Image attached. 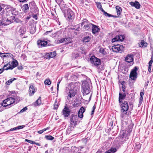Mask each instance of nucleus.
<instances>
[{
	"label": "nucleus",
	"instance_id": "obj_23",
	"mask_svg": "<svg viewBox=\"0 0 153 153\" xmlns=\"http://www.w3.org/2000/svg\"><path fill=\"white\" fill-rule=\"evenodd\" d=\"M41 103V97H39L38 99L33 103V105L34 106H39Z\"/></svg>",
	"mask_w": 153,
	"mask_h": 153
},
{
	"label": "nucleus",
	"instance_id": "obj_49",
	"mask_svg": "<svg viewBox=\"0 0 153 153\" xmlns=\"http://www.w3.org/2000/svg\"><path fill=\"white\" fill-rule=\"evenodd\" d=\"M96 108V106H95V105H94V106L93 107L92 110L91 111V115H92L93 114L94 112V110H95V109Z\"/></svg>",
	"mask_w": 153,
	"mask_h": 153
},
{
	"label": "nucleus",
	"instance_id": "obj_54",
	"mask_svg": "<svg viewBox=\"0 0 153 153\" xmlns=\"http://www.w3.org/2000/svg\"><path fill=\"white\" fill-rule=\"evenodd\" d=\"M58 106L57 104H54V105L53 109H57L58 108Z\"/></svg>",
	"mask_w": 153,
	"mask_h": 153
},
{
	"label": "nucleus",
	"instance_id": "obj_5",
	"mask_svg": "<svg viewBox=\"0 0 153 153\" xmlns=\"http://www.w3.org/2000/svg\"><path fill=\"white\" fill-rule=\"evenodd\" d=\"M81 25L82 28L85 30L91 31L93 24L89 22L86 19H84L82 22L79 25Z\"/></svg>",
	"mask_w": 153,
	"mask_h": 153
},
{
	"label": "nucleus",
	"instance_id": "obj_21",
	"mask_svg": "<svg viewBox=\"0 0 153 153\" xmlns=\"http://www.w3.org/2000/svg\"><path fill=\"white\" fill-rule=\"evenodd\" d=\"M22 10L25 12L26 13L29 10V7L27 4H25L21 7Z\"/></svg>",
	"mask_w": 153,
	"mask_h": 153
},
{
	"label": "nucleus",
	"instance_id": "obj_38",
	"mask_svg": "<svg viewBox=\"0 0 153 153\" xmlns=\"http://www.w3.org/2000/svg\"><path fill=\"white\" fill-rule=\"evenodd\" d=\"M45 138H46L47 140H53L54 139V137L51 135H46L45 136Z\"/></svg>",
	"mask_w": 153,
	"mask_h": 153
},
{
	"label": "nucleus",
	"instance_id": "obj_11",
	"mask_svg": "<svg viewBox=\"0 0 153 153\" xmlns=\"http://www.w3.org/2000/svg\"><path fill=\"white\" fill-rule=\"evenodd\" d=\"M37 44L38 47L39 48L50 45L49 44H48L47 41L42 40H38L37 42Z\"/></svg>",
	"mask_w": 153,
	"mask_h": 153
},
{
	"label": "nucleus",
	"instance_id": "obj_7",
	"mask_svg": "<svg viewBox=\"0 0 153 153\" xmlns=\"http://www.w3.org/2000/svg\"><path fill=\"white\" fill-rule=\"evenodd\" d=\"M15 100H16L14 98L11 97L7 98L6 99L3 100V102L1 103V105L4 107L8 108L10 107V105L15 102Z\"/></svg>",
	"mask_w": 153,
	"mask_h": 153
},
{
	"label": "nucleus",
	"instance_id": "obj_56",
	"mask_svg": "<svg viewBox=\"0 0 153 153\" xmlns=\"http://www.w3.org/2000/svg\"><path fill=\"white\" fill-rule=\"evenodd\" d=\"M19 2L24 3L26 2L27 1V0H18Z\"/></svg>",
	"mask_w": 153,
	"mask_h": 153
},
{
	"label": "nucleus",
	"instance_id": "obj_55",
	"mask_svg": "<svg viewBox=\"0 0 153 153\" xmlns=\"http://www.w3.org/2000/svg\"><path fill=\"white\" fill-rule=\"evenodd\" d=\"M4 69V70H7L9 69L12 70V69H12V67H11V66L10 65L9 66L7 67L6 68Z\"/></svg>",
	"mask_w": 153,
	"mask_h": 153
},
{
	"label": "nucleus",
	"instance_id": "obj_3",
	"mask_svg": "<svg viewBox=\"0 0 153 153\" xmlns=\"http://www.w3.org/2000/svg\"><path fill=\"white\" fill-rule=\"evenodd\" d=\"M90 80L89 79L84 80L82 83V92L84 95H86L89 94L91 89Z\"/></svg>",
	"mask_w": 153,
	"mask_h": 153
},
{
	"label": "nucleus",
	"instance_id": "obj_41",
	"mask_svg": "<svg viewBox=\"0 0 153 153\" xmlns=\"http://www.w3.org/2000/svg\"><path fill=\"white\" fill-rule=\"evenodd\" d=\"M5 24V21L4 20V18L2 17L1 19L0 20V26L4 25Z\"/></svg>",
	"mask_w": 153,
	"mask_h": 153
},
{
	"label": "nucleus",
	"instance_id": "obj_2",
	"mask_svg": "<svg viewBox=\"0 0 153 153\" xmlns=\"http://www.w3.org/2000/svg\"><path fill=\"white\" fill-rule=\"evenodd\" d=\"M90 61L92 65L97 67L98 71L99 73L104 70V67L103 65H101V60L94 56L91 57Z\"/></svg>",
	"mask_w": 153,
	"mask_h": 153
},
{
	"label": "nucleus",
	"instance_id": "obj_24",
	"mask_svg": "<svg viewBox=\"0 0 153 153\" xmlns=\"http://www.w3.org/2000/svg\"><path fill=\"white\" fill-rule=\"evenodd\" d=\"M116 12L117 13V14L118 16L121 15V13L122 12V9L120 7L117 6L115 7Z\"/></svg>",
	"mask_w": 153,
	"mask_h": 153
},
{
	"label": "nucleus",
	"instance_id": "obj_22",
	"mask_svg": "<svg viewBox=\"0 0 153 153\" xmlns=\"http://www.w3.org/2000/svg\"><path fill=\"white\" fill-rule=\"evenodd\" d=\"M133 60L132 56L131 55H128L125 59V61L128 63L131 62Z\"/></svg>",
	"mask_w": 153,
	"mask_h": 153
},
{
	"label": "nucleus",
	"instance_id": "obj_46",
	"mask_svg": "<svg viewBox=\"0 0 153 153\" xmlns=\"http://www.w3.org/2000/svg\"><path fill=\"white\" fill-rule=\"evenodd\" d=\"M153 62V56H152L151 58V59L149 62V65H152V64Z\"/></svg>",
	"mask_w": 153,
	"mask_h": 153
},
{
	"label": "nucleus",
	"instance_id": "obj_26",
	"mask_svg": "<svg viewBox=\"0 0 153 153\" xmlns=\"http://www.w3.org/2000/svg\"><path fill=\"white\" fill-rule=\"evenodd\" d=\"M14 60L12 62V65L11 66V67H12V69H13L14 68L16 67L18 64V61L16 59H13Z\"/></svg>",
	"mask_w": 153,
	"mask_h": 153
},
{
	"label": "nucleus",
	"instance_id": "obj_59",
	"mask_svg": "<svg viewBox=\"0 0 153 153\" xmlns=\"http://www.w3.org/2000/svg\"><path fill=\"white\" fill-rule=\"evenodd\" d=\"M16 130H17L16 127H14V128H11L9 130V131H12Z\"/></svg>",
	"mask_w": 153,
	"mask_h": 153
},
{
	"label": "nucleus",
	"instance_id": "obj_52",
	"mask_svg": "<svg viewBox=\"0 0 153 153\" xmlns=\"http://www.w3.org/2000/svg\"><path fill=\"white\" fill-rule=\"evenodd\" d=\"M27 109V107H25L23 109H22L20 111V112L21 113L25 111Z\"/></svg>",
	"mask_w": 153,
	"mask_h": 153
},
{
	"label": "nucleus",
	"instance_id": "obj_25",
	"mask_svg": "<svg viewBox=\"0 0 153 153\" xmlns=\"http://www.w3.org/2000/svg\"><path fill=\"white\" fill-rule=\"evenodd\" d=\"M125 97L124 96L122 95V93L120 92L119 93V103H121L123 102V100H124Z\"/></svg>",
	"mask_w": 153,
	"mask_h": 153
},
{
	"label": "nucleus",
	"instance_id": "obj_4",
	"mask_svg": "<svg viewBox=\"0 0 153 153\" xmlns=\"http://www.w3.org/2000/svg\"><path fill=\"white\" fill-rule=\"evenodd\" d=\"M78 119V117L76 115L74 114L71 115L70 117V128H68V130L71 131L72 127L73 128L79 123V121Z\"/></svg>",
	"mask_w": 153,
	"mask_h": 153
},
{
	"label": "nucleus",
	"instance_id": "obj_58",
	"mask_svg": "<svg viewBox=\"0 0 153 153\" xmlns=\"http://www.w3.org/2000/svg\"><path fill=\"white\" fill-rule=\"evenodd\" d=\"M151 67H152V65H149L148 70L149 71V72H151Z\"/></svg>",
	"mask_w": 153,
	"mask_h": 153
},
{
	"label": "nucleus",
	"instance_id": "obj_6",
	"mask_svg": "<svg viewBox=\"0 0 153 153\" xmlns=\"http://www.w3.org/2000/svg\"><path fill=\"white\" fill-rule=\"evenodd\" d=\"M61 10L64 13L65 18L67 19H72L73 18L74 13L70 9H63L61 8Z\"/></svg>",
	"mask_w": 153,
	"mask_h": 153
},
{
	"label": "nucleus",
	"instance_id": "obj_60",
	"mask_svg": "<svg viewBox=\"0 0 153 153\" xmlns=\"http://www.w3.org/2000/svg\"><path fill=\"white\" fill-rule=\"evenodd\" d=\"M128 93L126 92V91L125 92H124L123 93H122V95L123 96H124V97H125L126 96V94H128Z\"/></svg>",
	"mask_w": 153,
	"mask_h": 153
},
{
	"label": "nucleus",
	"instance_id": "obj_27",
	"mask_svg": "<svg viewBox=\"0 0 153 153\" xmlns=\"http://www.w3.org/2000/svg\"><path fill=\"white\" fill-rule=\"evenodd\" d=\"M139 45L141 47H145L147 46V44L143 40H142L141 42L139 44Z\"/></svg>",
	"mask_w": 153,
	"mask_h": 153
},
{
	"label": "nucleus",
	"instance_id": "obj_29",
	"mask_svg": "<svg viewBox=\"0 0 153 153\" xmlns=\"http://www.w3.org/2000/svg\"><path fill=\"white\" fill-rule=\"evenodd\" d=\"M26 30V28L24 27H21L19 29V32L22 34H23L25 33Z\"/></svg>",
	"mask_w": 153,
	"mask_h": 153
},
{
	"label": "nucleus",
	"instance_id": "obj_48",
	"mask_svg": "<svg viewBox=\"0 0 153 153\" xmlns=\"http://www.w3.org/2000/svg\"><path fill=\"white\" fill-rule=\"evenodd\" d=\"M124 82H123L122 83V88L123 89L122 91H123V92H125V87L124 84Z\"/></svg>",
	"mask_w": 153,
	"mask_h": 153
},
{
	"label": "nucleus",
	"instance_id": "obj_1",
	"mask_svg": "<svg viewBox=\"0 0 153 153\" xmlns=\"http://www.w3.org/2000/svg\"><path fill=\"white\" fill-rule=\"evenodd\" d=\"M119 105L121 112L120 114L121 117L123 119L129 116V113L127 112L129 108L128 102L127 101H124L121 103H119Z\"/></svg>",
	"mask_w": 153,
	"mask_h": 153
},
{
	"label": "nucleus",
	"instance_id": "obj_53",
	"mask_svg": "<svg viewBox=\"0 0 153 153\" xmlns=\"http://www.w3.org/2000/svg\"><path fill=\"white\" fill-rule=\"evenodd\" d=\"M33 17L34 19L35 20H37V14L33 15L32 16Z\"/></svg>",
	"mask_w": 153,
	"mask_h": 153
},
{
	"label": "nucleus",
	"instance_id": "obj_45",
	"mask_svg": "<svg viewBox=\"0 0 153 153\" xmlns=\"http://www.w3.org/2000/svg\"><path fill=\"white\" fill-rule=\"evenodd\" d=\"M14 99L16 100L15 102H16V103L19 102L21 100V98L18 97H17Z\"/></svg>",
	"mask_w": 153,
	"mask_h": 153
},
{
	"label": "nucleus",
	"instance_id": "obj_16",
	"mask_svg": "<svg viewBox=\"0 0 153 153\" xmlns=\"http://www.w3.org/2000/svg\"><path fill=\"white\" fill-rule=\"evenodd\" d=\"M100 29L98 26L93 24L91 31L94 34L99 31Z\"/></svg>",
	"mask_w": 153,
	"mask_h": 153
},
{
	"label": "nucleus",
	"instance_id": "obj_62",
	"mask_svg": "<svg viewBox=\"0 0 153 153\" xmlns=\"http://www.w3.org/2000/svg\"><path fill=\"white\" fill-rule=\"evenodd\" d=\"M33 144H36L38 146H40V144L39 143H36L34 141V142H33Z\"/></svg>",
	"mask_w": 153,
	"mask_h": 153
},
{
	"label": "nucleus",
	"instance_id": "obj_57",
	"mask_svg": "<svg viewBox=\"0 0 153 153\" xmlns=\"http://www.w3.org/2000/svg\"><path fill=\"white\" fill-rule=\"evenodd\" d=\"M52 31V30H50V31H47L44 33V34H45V35H47L48 34V33H51Z\"/></svg>",
	"mask_w": 153,
	"mask_h": 153
},
{
	"label": "nucleus",
	"instance_id": "obj_44",
	"mask_svg": "<svg viewBox=\"0 0 153 153\" xmlns=\"http://www.w3.org/2000/svg\"><path fill=\"white\" fill-rule=\"evenodd\" d=\"M78 117H79L80 118H82L83 117V113H82V112L79 113L78 112Z\"/></svg>",
	"mask_w": 153,
	"mask_h": 153
},
{
	"label": "nucleus",
	"instance_id": "obj_31",
	"mask_svg": "<svg viewBox=\"0 0 153 153\" xmlns=\"http://www.w3.org/2000/svg\"><path fill=\"white\" fill-rule=\"evenodd\" d=\"M16 79L15 78H11L6 82L5 84L8 85H9L13 81Z\"/></svg>",
	"mask_w": 153,
	"mask_h": 153
},
{
	"label": "nucleus",
	"instance_id": "obj_14",
	"mask_svg": "<svg viewBox=\"0 0 153 153\" xmlns=\"http://www.w3.org/2000/svg\"><path fill=\"white\" fill-rule=\"evenodd\" d=\"M59 42L61 43H65V44H68L71 43L72 40L70 37L65 38L61 39L59 40Z\"/></svg>",
	"mask_w": 153,
	"mask_h": 153
},
{
	"label": "nucleus",
	"instance_id": "obj_43",
	"mask_svg": "<svg viewBox=\"0 0 153 153\" xmlns=\"http://www.w3.org/2000/svg\"><path fill=\"white\" fill-rule=\"evenodd\" d=\"M144 94V92H140V97L139 98V100H141L143 99V96Z\"/></svg>",
	"mask_w": 153,
	"mask_h": 153
},
{
	"label": "nucleus",
	"instance_id": "obj_13",
	"mask_svg": "<svg viewBox=\"0 0 153 153\" xmlns=\"http://www.w3.org/2000/svg\"><path fill=\"white\" fill-rule=\"evenodd\" d=\"M124 38L125 36L124 35H119L112 39V42L113 43L115 42L118 41H122L124 39Z\"/></svg>",
	"mask_w": 153,
	"mask_h": 153
},
{
	"label": "nucleus",
	"instance_id": "obj_32",
	"mask_svg": "<svg viewBox=\"0 0 153 153\" xmlns=\"http://www.w3.org/2000/svg\"><path fill=\"white\" fill-rule=\"evenodd\" d=\"M102 12L104 14L105 16H108V17H117V16H114V15L110 14L105 11V10H102Z\"/></svg>",
	"mask_w": 153,
	"mask_h": 153
},
{
	"label": "nucleus",
	"instance_id": "obj_42",
	"mask_svg": "<svg viewBox=\"0 0 153 153\" xmlns=\"http://www.w3.org/2000/svg\"><path fill=\"white\" fill-rule=\"evenodd\" d=\"M85 108L82 107L80 108L78 112L83 113L85 111Z\"/></svg>",
	"mask_w": 153,
	"mask_h": 153
},
{
	"label": "nucleus",
	"instance_id": "obj_51",
	"mask_svg": "<svg viewBox=\"0 0 153 153\" xmlns=\"http://www.w3.org/2000/svg\"><path fill=\"white\" fill-rule=\"evenodd\" d=\"M25 142H28L29 143H30L32 144H33V143L34 142V141L31 140H28L27 139H25Z\"/></svg>",
	"mask_w": 153,
	"mask_h": 153
},
{
	"label": "nucleus",
	"instance_id": "obj_15",
	"mask_svg": "<svg viewBox=\"0 0 153 153\" xmlns=\"http://www.w3.org/2000/svg\"><path fill=\"white\" fill-rule=\"evenodd\" d=\"M0 56L2 58L5 57H10L13 59V56L10 53H0Z\"/></svg>",
	"mask_w": 153,
	"mask_h": 153
},
{
	"label": "nucleus",
	"instance_id": "obj_28",
	"mask_svg": "<svg viewBox=\"0 0 153 153\" xmlns=\"http://www.w3.org/2000/svg\"><path fill=\"white\" fill-rule=\"evenodd\" d=\"M91 38L89 36H86L83 38V42H88L90 41Z\"/></svg>",
	"mask_w": 153,
	"mask_h": 153
},
{
	"label": "nucleus",
	"instance_id": "obj_63",
	"mask_svg": "<svg viewBox=\"0 0 153 153\" xmlns=\"http://www.w3.org/2000/svg\"><path fill=\"white\" fill-rule=\"evenodd\" d=\"M143 101V100H139V106H140L142 104Z\"/></svg>",
	"mask_w": 153,
	"mask_h": 153
},
{
	"label": "nucleus",
	"instance_id": "obj_30",
	"mask_svg": "<svg viewBox=\"0 0 153 153\" xmlns=\"http://www.w3.org/2000/svg\"><path fill=\"white\" fill-rule=\"evenodd\" d=\"M117 151L116 149L115 148H112L109 150L106 151L105 153H114Z\"/></svg>",
	"mask_w": 153,
	"mask_h": 153
},
{
	"label": "nucleus",
	"instance_id": "obj_9",
	"mask_svg": "<svg viewBox=\"0 0 153 153\" xmlns=\"http://www.w3.org/2000/svg\"><path fill=\"white\" fill-rule=\"evenodd\" d=\"M138 69L137 67H135L131 71L129 76V77L131 79L134 80L137 78V71Z\"/></svg>",
	"mask_w": 153,
	"mask_h": 153
},
{
	"label": "nucleus",
	"instance_id": "obj_47",
	"mask_svg": "<svg viewBox=\"0 0 153 153\" xmlns=\"http://www.w3.org/2000/svg\"><path fill=\"white\" fill-rule=\"evenodd\" d=\"M55 1L56 2L58 5H59L61 4L62 1H63V0H55Z\"/></svg>",
	"mask_w": 153,
	"mask_h": 153
},
{
	"label": "nucleus",
	"instance_id": "obj_61",
	"mask_svg": "<svg viewBox=\"0 0 153 153\" xmlns=\"http://www.w3.org/2000/svg\"><path fill=\"white\" fill-rule=\"evenodd\" d=\"M60 82V81L58 82L57 84V91H58V90H59V84Z\"/></svg>",
	"mask_w": 153,
	"mask_h": 153
},
{
	"label": "nucleus",
	"instance_id": "obj_33",
	"mask_svg": "<svg viewBox=\"0 0 153 153\" xmlns=\"http://www.w3.org/2000/svg\"><path fill=\"white\" fill-rule=\"evenodd\" d=\"M133 4V6H134L136 8L138 9L140 8V3L138 1H135V2Z\"/></svg>",
	"mask_w": 153,
	"mask_h": 153
},
{
	"label": "nucleus",
	"instance_id": "obj_64",
	"mask_svg": "<svg viewBox=\"0 0 153 153\" xmlns=\"http://www.w3.org/2000/svg\"><path fill=\"white\" fill-rule=\"evenodd\" d=\"M4 69L3 68L0 69V74L2 73L4 71Z\"/></svg>",
	"mask_w": 153,
	"mask_h": 153
},
{
	"label": "nucleus",
	"instance_id": "obj_17",
	"mask_svg": "<svg viewBox=\"0 0 153 153\" xmlns=\"http://www.w3.org/2000/svg\"><path fill=\"white\" fill-rule=\"evenodd\" d=\"M56 55V53L55 51L51 52L50 53H47L45 56V58L46 59L53 58Z\"/></svg>",
	"mask_w": 153,
	"mask_h": 153
},
{
	"label": "nucleus",
	"instance_id": "obj_39",
	"mask_svg": "<svg viewBox=\"0 0 153 153\" xmlns=\"http://www.w3.org/2000/svg\"><path fill=\"white\" fill-rule=\"evenodd\" d=\"M45 84L46 85H49L51 84V82L50 79H46L44 82Z\"/></svg>",
	"mask_w": 153,
	"mask_h": 153
},
{
	"label": "nucleus",
	"instance_id": "obj_20",
	"mask_svg": "<svg viewBox=\"0 0 153 153\" xmlns=\"http://www.w3.org/2000/svg\"><path fill=\"white\" fill-rule=\"evenodd\" d=\"M30 96H32L35 92V90L33 86L32 85H30L29 87Z\"/></svg>",
	"mask_w": 153,
	"mask_h": 153
},
{
	"label": "nucleus",
	"instance_id": "obj_36",
	"mask_svg": "<svg viewBox=\"0 0 153 153\" xmlns=\"http://www.w3.org/2000/svg\"><path fill=\"white\" fill-rule=\"evenodd\" d=\"M79 56V53H73L72 54V57L74 59L77 58Z\"/></svg>",
	"mask_w": 153,
	"mask_h": 153
},
{
	"label": "nucleus",
	"instance_id": "obj_19",
	"mask_svg": "<svg viewBox=\"0 0 153 153\" xmlns=\"http://www.w3.org/2000/svg\"><path fill=\"white\" fill-rule=\"evenodd\" d=\"M11 17L12 18V20H11V19H9L8 18L6 19V18H4V20L6 22H5V24H4V26L8 25L11 23L13 22V20L14 19L15 17L13 16H11Z\"/></svg>",
	"mask_w": 153,
	"mask_h": 153
},
{
	"label": "nucleus",
	"instance_id": "obj_10",
	"mask_svg": "<svg viewBox=\"0 0 153 153\" xmlns=\"http://www.w3.org/2000/svg\"><path fill=\"white\" fill-rule=\"evenodd\" d=\"M117 139H119V141L122 142L126 141L128 139V137L125 132L123 131L121 132L120 136L118 137Z\"/></svg>",
	"mask_w": 153,
	"mask_h": 153
},
{
	"label": "nucleus",
	"instance_id": "obj_35",
	"mask_svg": "<svg viewBox=\"0 0 153 153\" xmlns=\"http://www.w3.org/2000/svg\"><path fill=\"white\" fill-rule=\"evenodd\" d=\"M100 52L103 55H105L106 53V51H105V49L102 48H100Z\"/></svg>",
	"mask_w": 153,
	"mask_h": 153
},
{
	"label": "nucleus",
	"instance_id": "obj_18",
	"mask_svg": "<svg viewBox=\"0 0 153 153\" xmlns=\"http://www.w3.org/2000/svg\"><path fill=\"white\" fill-rule=\"evenodd\" d=\"M76 94V92L74 90L72 89L70 90L68 96L67 97V99L69 100L70 98L74 97Z\"/></svg>",
	"mask_w": 153,
	"mask_h": 153
},
{
	"label": "nucleus",
	"instance_id": "obj_50",
	"mask_svg": "<svg viewBox=\"0 0 153 153\" xmlns=\"http://www.w3.org/2000/svg\"><path fill=\"white\" fill-rule=\"evenodd\" d=\"M25 126H19L16 127L17 130L22 129L25 127Z\"/></svg>",
	"mask_w": 153,
	"mask_h": 153
},
{
	"label": "nucleus",
	"instance_id": "obj_12",
	"mask_svg": "<svg viewBox=\"0 0 153 153\" xmlns=\"http://www.w3.org/2000/svg\"><path fill=\"white\" fill-rule=\"evenodd\" d=\"M71 110L67 106H65L62 111V114L65 117H68L70 114Z\"/></svg>",
	"mask_w": 153,
	"mask_h": 153
},
{
	"label": "nucleus",
	"instance_id": "obj_37",
	"mask_svg": "<svg viewBox=\"0 0 153 153\" xmlns=\"http://www.w3.org/2000/svg\"><path fill=\"white\" fill-rule=\"evenodd\" d=\"M36 27L33 26L31 27V29L30 30V33L31 34H33L36 32Z\"/></svg>",
	"mask_w": 153,
	"mask_h": 153
},
{
	"label": "nucleus",
	"instance_id": "obj_8",
	"mask_svg": "<svg viewBox=\"0 0 153 153\" xmlns=\"http://www.w3.org/2000/svg\"><path fill=\"white\" fill-rule=\"evenodd\" d=\"M123 46L120 45H117L113 46L111 48L112 51L117 53H121L123 51Z\"/></svg>",
	"mask_w": 153,
	"mask_h": 153
},
{
	"label": "nucleus",
	"instance_id": "obj_34",
	"mask_svg": "<svg viewBox=\"0 0 153 153\" xmlns=\"http://www.w3.org/2000/svg\"><path fill=\"white\" fill-rule=\"evenodd\" d=\"M96 5L97 8L100 9L101 11H102V10H103L102 7V5L100 2H97L96 3Z\"/></svg>",
	"mask_w": 153,
	"mask_h": 153
},
{
	"label": "nucleus",
	"instance_id": "obj_40",
	"mask_svg": "<svg viewBox=\"0 0 153 153\" xmlns=\"http://www.w3.org/2000/svg\"><path fill=\"white\" fill-rule=\"evenodd\" d=\"M49 129V127H47L46 128H44L42 130H39V131H38L37 132L38 133H39V134H41L44 131H46V130H48Z\"/></svg>",
	"mask_w": 153,
	"mask_h": 153
}]
</instances>
